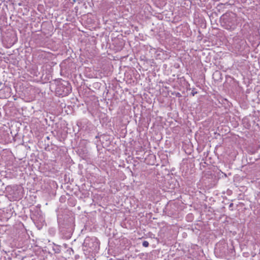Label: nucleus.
I'll return each instance as SVG.
<instances>
[{"label":"nucleus","instance_id":"nucleus-1","mask_svg":"<svg viewBox=\"0 0 260 260\" xmlns=\"http://www.w3.org/2000/svg\"><path fill=\"white\" fill-rule=\"evenodd\" d=\"M99 249V243L96 238L86 237L83 243V251L85 254L92 255Z\"/></svg>","mask_w":260,"mask_h":260},{"label":"nucleus","instance_id":"nucleus-2","mask_svg":"<svg viewBox=\"0 0 260 260\" xmlns=\"http://www.w3.org/2000/svg\"><path fill=\"white\" fill-rule=\"evenodd\" d=\"M71 91V85L68 81L64 80L58 83L55 89L56 94L61 96L68 95Z\"/></svg>","mask_w":260,"mask_h":260},{"label":"nucleus","instance_id":"nucleus-3","mask_svg":"<svg viewBox=\"0 0 260 260\" xmlns=\"http://www.w3.org/2000/svg\"><path fill=\"white\" fill-rule=\"evenodd\" d=\"M236 27L235 23L232 22L231 24H226L225 28L229 30H234Z\"/></svg>","mask_w":260,"mask_h":260},{"label":"nucleus","instance_id":"nucleus-4","mask_svg":"<svg viewBox=\"0 0 260 260\" xmlns=\"http://www.w3.org/2000/svg\"><path fill=\"white\" fill-rule=\"evenodd\" d=\"M143 246L146 247H148V245H149V243L148 242L146 241H144L143 242V244H142Z\"/></svg>","mask_w":260,"mask_h":260},{"label":"nucleus","instance_id":"nucleus-5","mask_svg":"<svg viewBox=\"0 0 260 260\" xmlns=\"http://www.w3.org/2000/svg\"><path fill=\"white\" fill-rule=\"evenodd\" d=\"M191 94L194 96L197 93V91H194L193 90H192V92H191Z\"/></svg>","mask_w":260,"mask_h":260},{"label":"nucleus","instance_id":"nucleus-6","mask_svg":"<svg viewBox=\"0 0 260 260\" xmlns=\"http://www.w3.org/2000/svg\"><path fill=\"white\" fill-rule=\"evenodd\" d=\"M2 82L1 81H0V86H1L2 85Z\"/></svg>","mask_w":260,"mask_h":260}]
</instances>
